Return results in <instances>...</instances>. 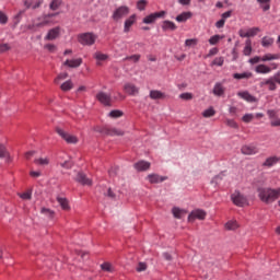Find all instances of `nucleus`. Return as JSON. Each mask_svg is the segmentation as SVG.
Returning a JSON list of instances; mask_svg holds the SVG:
<instances>
[{
    "mask_svg": "<svg viewBox=\"0 0 280 280\" xmlns=\"http://www.w3.org/2000/svg\"><path fill=\"white\" fill-rule=\"evenodd\" d=\"M43 0H24L23 4L26 8V10H38L40 5H43Z\"/></svg>",
    "mask_w": 280,
    "mask_h": 280,
    "instance_id": "9b49d317",
    "label": "nucleus"
},
{
    "mask_svg": "<svg viewBox=\"0 0 280 280\" xmlns=\"http://www.w3.org/2000/svg\"><path fill=\"white\" fill-rule=\"evenodd\" d=\"M213 115H215V109H213V107H210V108L203 110V113H202V116L206 118L213 117Z\"/></svg>",
    "mask_w": 280,
    "mask_h": 280,
    "instance_id": "37998d69",
    "label": "nucleus"
},
{
    "mask_svg": "<svg viewBox=\"0 0 280 280\" xmlns=\"http://www.w3.org/2000/svg\"><path fill=\"white\" fill-rule=\"evenodd\" d=\"M8 156V150L3 144H0V159H5Z\"/></svg>",
    "mask_w": 280,
    "mask_h": 280,
    "instance_id": "4d7b16f0",
    "label": "nucleus"
},
{
    "mask_svg": "<svg viewBox=\"0 0 280 280\" xmlns=\"http://www.w3.org/2000/svg\"><path fill=\"white\" fill-rule=\"evenodd\" d=\"M60 36V27H55L48 31V34L45 36V40H56Z\"/></svg>",
    "mask_w": 280,
    "mask_h": 280,
    "instance_id": "2eb2a0df",
    "label": "nucleus"
},
{
    "mask_svg": "<svg viewBox=\"0 0 280 280\" xmlns=\"http://www.w3.org/2000/svg\"><path fill=\"white\" fill-rule=\"evenodd\" d=\"M128 14H130V8L121 5L113 12L112 19L113 21H121V19H124V16H128Z\"/></svg>",
    "mask_w": 280,
    "mask_h": 280,
    "instance_id": "20e7f679",
    "label": "nucleus"
},
{
    "mask_svg": "<svg viewBox=\"0 0 280 280\" xmlns=\"http://www.w3.org/2000/svg\"><path fill=\"white\" fill-rule=\"evenodd\" d=\"M122 116H124V112L118 110V109L112 110L109 113V117H112L113 119H117V118L122 117Z\"/></svg>",
    "mask_w": 280,
    "mask_h": 280,
    "instance_id": "79ce46f5",
    "label": "nucleus"
},
{
    "mask_svg": "<svg viewBox=\"0 0 280 280\" xmlns=\"http://www.w3.org/2000/svg\"><path fill=\"white\" fill-rule=\"evenodd\" d=\"M77 183H80L81 185H88V187H91L93 185V180H91L89 177H86V174L79 172L75 177Z\"/></svg>",
    "mask_w": 280,
    "mask_h": 280,
    "instance_id": "ddd939ff",
    "label": "nucleus"
},
{
    "mask_svg": "<svg viewBox=\"0 0 280 280\" xmlns=\"http://www.w3.org/2000/svg\"><path fill=\"white\" fill-rule=\"evenodd\" d=\"M148 5V1L145 0H140L137 2V8L140 10V12H143L145 10V7Z\"/></svg>",
    "mask_w": 280,
    "mask_h": 280,
    "instance_id": "09e8293b",
    "label": "nucleus"
},
{
    "mask_svg": "<svg viewBox=\"0 0 280 280\" xmlns=\"http://www.w3.org/2000/svg\"><path fill=\"white\" fill-rule=\"evenodd\" d=\"M147 180H149V183L154 185V184H159V183H164V180H167V176H161L159 174H149L147 176Z\"/></svg>",
    "mask_w": 280,
    "mask_h": 280,
    "instance_id": "f8f14e48",
    "label": "nucleus"
},
{
    "mask_svg": "<svg viewBox=\"0 0 280 280\" xmlns=\"http://www.w3.org/2000/svg\"><path fill=\"white\" fill-rule=\"evenodd\" d=\"M279 163V158L277 156H270L265 160L262 163V167H272L273 165H277Z\"/></svg>",
    "mask_w": 280,
    "mask_h": 280,
    "instance_id": "412c9836",
    "label": "nucleus"
},
{
    "mask_svg": "<svg viewBox=\"0 0 280 280\" xmlns=\"http://www.w3.org/2000/svg\"><path fill=\"white\" fill-rule=\"evenodd\" d=\"M62 5V0H52L49 4L50 10L56 11Z\"/></svg>",
    "mask_w": 280,
    "mask_h": 280,
    "instance_id": "4c0bfd02",
    "label": "nucleus"
},
{
    "mask_svg": "<svg viewBox=\"0 0 280 280\" xmlns=\"http://www.w3.org/2000/svg\"><path fill=\"white\" fill-rule=\"evenodd\" d=\"M241 152L245 156H253L255 154H259V147H257L256 144H244L241 148Z\"/></svg>",
    "mask_w": 280,
    "mask_h": 280,
    "instance_id": "0eeeda50",
    "label": "nucleus"
},
{
    "mask_svg": "<svg viewBox=\"0 0 280 280\" xmlns=\"http://www.w3.org/2000/svg\"><path fill=\"white\" fill-rule=\"evenodd\" d=\"M150 162L143 160L133 164V167L135 170H137V172H148V170H150Z\"/></svg>",
    "mask_w": 280,
    "mask_h": 280,
    "instance_id": "4468645a",
    "label": "nucleus"
},
{
    "mask_svg": "<svg viewBox=\"0 0 280 280\" xmlns=\"http://www.w3.org/2000/svg\"><path fill=\"white\" fill-rule=\"evenodd\" d=\"M0 23H2V25L8 23V15L3 14V12H0Z\"/></svg>",
    "mask_w": 280,
    "mask_h": 280,
    "instance_id": "e2e57ef3",
    "label": "nucleus"
},
{
    "mask_svg": "<svg viewBox=\"0 0 280 280\" xmlns=\"http://www.w3.org/2000/svg\"><path fill=\"white\" fill-rule=\"evenodd\" d=\"M191 16V12H183L182 14L176 16L177 23H185V21H189Z\"/></svg>",
    "mask_w": 280,
    "mask_h": 280,
    "instance_id": "cd10ccee",
    "label": "nucleus"
},
{
    "mask_svg": "<svg viewBox=\"0 0 280 280\" xmlns=\"http://www.w3.org/2000/svg\"><path fill=\"white\" fill-rule=\"evenodd\" d=\"M212 65H215L217 67H222L224 65V58L223 57H218L212 61Z\"/></svg>",
    "mask_w": 280,
    "mask_h": 280,
    "instance_id": "5fc2aeb1",
    "label": "nucleus"
},
{
    "mask_svg": "<svg viewBox=\"0 0 280 280\" xmlns=\"http://www.w3.org/2000/svg\"><path fill=\"white\" fill-rule=\"evenodd\" d=\"M244 56H250L253 54V46L250 39H247L243 50Z\"/></svg>",
    "mask_w": 280,
    "mask_h": 280,
    "instance_id": "72a5a7b5",
    "label": "nucleus"
},
{
    "mask_svg": "<svg viewBox=\"0 0 280 280\" xmlns=\"http://www.w3.org/2000/svg\"><path fill=\"white\" fill-rule=\"evenodd\" d=\"M35 165H42L45 166L49 163V160L47 158H39L34 160Z\"/></svg>",
    "mask_w": 280,
    "mask_h": 280,
    "instance_id": "ea45409f",
    "label": "nucleus"
},
{
    "mask_svg": "<svg viewBox=\"0 0 280 280\" xmlns=\"http://www.w3.org/2000/svg\"><path fill=\"white\" fill-rule=\"evenodd\" d=\"M259 32H261V30L259 27H252L247 31V34L250 38L253 36H257V34H259Z\"/></svg>",
    "mask_w": 280,
    "mask_h": 280,
    "instance_id": "49530a36",
    "label": "nucleus"
},
{
    "mask_svg": "<svg viewBox=\"0 0 280 280\" xmlns=\"http://www.w3.org/2000/svg\"><path fill=\"white\" fill-rule=\"evenodd\" d=\"M105 135H109V137H121L124 136V131H121L120 129H104Z\"/></svg>",
    "mask_w": 280,
    "mask_h": 280,
    "instance_id": "393cba45",
    "label": "nucleus"
},
{
    "mask_svg": "<svg viewBox=\"0 0 280 280\" xmlns=\"http://www.w3.org/2000/svg\"><path fill=\"white\" fill-rule=\"evenodd\" d=\"M224 23H226V21L221 19L215 23V27H218V30H222V27H224Z\"/></svg>",
    "mask_w": 280,
    "mask_h": 280,
    "instance_id": "0e129e2a",
    "label": "nucleus"
},
{
    "mask_svg": "<svg viewBox=\"0 0 280 280\" xmlns=\"http://www.w3.org/2000/svg\"><path fill=\"white\" fill-rule=\"evenodd\" d=\"M78 40L81 45L91 47L92 45H95V42L97 40V35L93 33H82L78 36Z\"/></svg>",
    "mask_w": 280,
    "mask_h": 280,
    "instance_id": "f03ea898",
    "label": "nucleus"
},
{
    "mask_svg": "<svg viewBox=\"0 0 280 280\" xmlns=\"http://www.w3.org/2000/svg\"><path fill=\"white\" fill-rule=\"evenodd\" d=\"M226 89L224 88V85L220 82L215 83L214 84V88H213V95H217V97H222V95H224Z\"/></svg>",
    "mask_w": 280,
    "mask_h": 280,
    "instance_id": "a211bd4d",
    "label": "nucleus"
},
{
    "mask_svg": "<svg viewBox=\"0 0 280 280\" xmlns=\"http://www.w3.org/2000/svg\"><path fill=\"white\" fill-rule=\"evenodd\" d=\"M280 59V55L279 54H265L262 57H261V62H270L272 60H279Z\"/></svg>",
    "mask_w": 280,
    "mask_h": 280,
    "instance_id": "4be33fe9",
    "label": "nucleus"
},
{
    "mask_svg": "<svg viewBox=\"0 0 280 280\" xmlns=\"http://www.w3.org/2000/svg\"><path fill=\"white\" fill-rule=\"evenodd\" d=\"M270 1L271 0H257V2L260 3L264 12H268V10H270Z\"/></svg>",
    "mask_w": 280,
    "mask_h": 280,
    "instance_id": "e433bc0d",
    "label": "nucleus"
},
{
    "mask_svg": "<svg viewBox=\"0 0 280 280\" xmlns=\"http://www.w3.org/2000/svg\"><path fill=\"white\" fill-rule=\"evenodd\" d=\"M163 16H165V11L151 13L143 18L142 23H144L145 25H152V23H156V20L163 19Z\"/></svg>",
    "mask_w": 280,
    "mask_h": 280,
    "instance_id": "39448f33",
    "label": "nucleus"
},
{
    "mask_svg": "<svg viewBox=\"0 0 280 280\" xmlns=\"http://www.w3.org/2000/svg\"><path fill=\"white\" fill-rule=\"evenodd\" d=\"M56 132L63 139V141L68 143H78V137L65 131V129L57 128Z\"/></svg>",
    "mask_w": 280,
    "mask_h": 280,
    "instance_id": "423d86ee",
    "label": "nucleus"
},
{
    "mask_svg": "<svg viewBox=\"0 0 280 280\" xmlns=\"http://www.w3.org/2000/svg\"><path fill=\"white\" fill-rule=\"evenodd\" d=\"M69 78V73L62 72L58 74V77L55 79V84H60V80H67Z\"/></svg>",
    "mask_w": 280,
    "mask_h": 280,
    "instance_id": "a18cd8bd",
    "label": "nucleus"
},
{
    "mask_svg": "<svg viewBox=\"0 0 280 280\" xmlns=\"http://www.w3.org/2000/svg\"><path fill=\"white\" fill-rule=\"evenodd\" d=\"M137 21V15L133 14L131 16H129L126 21H125V25H124V32L125 34H128V32H130V27H132L135 25Z\"/></svg>",
    "mask_w": 280,
    "mask_h": 280,
    "instance_id": "dca6fc26",
    "label": "nucleus"
},
{
    "mask_svg": "<svg viewBox=\"0 0 280 280\" xmlns=\"http://www.w3.org/2000/svg\"><path fill=\"white\" fill-rule=\"evenodd\" d=\"M144 270H148V265H145V262H139L137 267V272H144Z\"/></svg>",
    "mask_w": 280,
    "mask_h": 280,
    "instance_id": "13d9d810",
    "label": "nucleus"
},
{
    "mask_svg": "<svg viewBox=\"0 0 280 280\" xmlns=\"http://www.w3.org/2000/svg\"><path fill=\"white\" fill-rule=\"evenodd\" d=\"M225 124H226V126H229L230 128H234V129H237V128H238L237 122H236L235 120H233V119H226V120H225Z\"/></svg>",
    "mask_w": 280,
    "mask_h": 280,
    "instance_id": "864d4df0",
    "label": "nucleus"
},
{
    "mask_svg": "<svg viewBox=\"0 0 280 280\" xmlns=\"http://www.w3.org/2000/svg\"><path fill=\"white\" fill-rule=\"evenodd\" d=\"M60 89L63 92L71 91V89H73V82L71 80H68L60 85Z\"/></svg>",
    "mask_w": 280,
    "mask_h": 280,
    "instance_id": "f704fd0d",
    "label": "nucleus"
},
{
    "mask_svg": "<svg viewBox=\"0 0 280 280\" xmlns=\"http://www.w3.org/2000/svg\"><path fill=\"white\" fill-rule=\"evenodd\" d=\"M238 97H242V100L246 102H255V96L250 95L248 92H238Z\"/></svg>",
    "mask_w": 280,
    "mask_h": 280,
    "instance_id": "473e14b6",
    "label": "nucleus"
},
{
    "mask_svg": "<svg viewBox=\"0 0 280 280\" xmlns=\"http://www.w3.org/2000/svg\"><path fill=\"white\" fill-rule=\"evenodd\" d=\"M267 115L270 119V126L272 128H279L280 127V118H278V116H277V110L268 109Z\"/></svg>",
    "mask_w": 280,
    "mask_h": 280,
    "instance_id": "6e6552de",
    "label": "nucleus"
},
{
    "mask_svg": "<svg viewBox=\"0 0 280 280\" xmlns=\"http://www.w3.org/2000/svg\"><path fill=\"white\" fill-rule=\"evenodd\" d=\"M177 28L176 24L172 21H164L163 24H162V30L164 32H167V31H171V32H174L175 30Z\"/></svg>",
    "mask_w": 280,
    "mask_h": 280,
    "instance_id": "5701e85b",
    "label": "nucleus"
},
{
    "mask_svg": "<svg viewBox=\"0 0 280 280\" xmlns=\"http://www.w3.org/2000/svg\"><path fill=\"white\" fill-rule=\"evenodd\" d=\"M80 65H82V58L79 59H67L63 62V67H70V69H78V67H80Z\"/></svg>",
    "mask_w": 280,
    "mask_h": 280,
    "instance_id": "f3484780",
    "label": "nucleus"
},
{
    "mask_svg": "<svg viewBox=\"0 0 280 280\" xmlns=\"http://www.w3.org/2000/svg\"><path fill=\"white\" fill-rule=\"evenodd\" d=\"M258 198L265 205H272L275 200H279L280 198V188L272 189V188H258Z\"/></svg>",
    "mask_w": 280,
    "mask_h": 280,
    "instance_id": "f257e3e1",
    "label": "nucleus"
},
{
    "mask_svg": "<svg viewBox=\"0 0 280 280\" xmlns=\"http://www.w3.org/2000/svg\"><path fill=\"white\" fill-rule=\"evenodd\" d=\"M150 97L151 100H163L165 97V94H163V92L161 91L152 90L150 92Z\"/></svg>",
    "mask_w": 280,
    "mask_h": 280,
    "instance_id": "c756f323",
    "label": "nucleus"
},
{
    "mask_svg": "<svg viewBox=\"0 0 280 280\" xmlns=\"http://www.w3.org/2000/svg\"><path fill=\"white\" fill-rule=\"evenodd\" d=\"M273 44H275V38L272 37L265 36L261 39L262 47H266V48L272 47Z\"/></svg>",
    "mask_w": 280,
    "mask_h": 280,
    "instance_id": "7c9ffc66",
    "label": "nucleus"
},
{
    "mask_svg": "<svg viewBox=\"0 0 280 280\" xmlns=\"http://www.w3.org/2000/svg\"><path fill=\"white\" fill-rule=\"evenodd\" d=\"M258 62H261V57L259 56L249 59V65H257Z\"/></svg>",
    "mask_w": 280,
    "mask_h": 280,
    "instance_id": "680f3d73",
    "label": "nucleus"
},
{
    "mask_svg": "<svg viewBox=\"0 0 280 280\" xmlns=\"http://www.w3.org/2000/svg\"><path fill=\"white\" fill-rule=\"evenodd\" d=\"M94 58H95V60L98 61L97 65H100V62H104L105 60H108V55L103 54L101 51H96L94 54Z\"/></svg>",
    "mask_w": 280,
    "mask_h": 280,
    "instance_id": "2f4dec72",
    "label": "nucleus"
},
{
    "mask_svg": "<svg viewBox=\"0 0 280 280\" xmlns=\"http://www.w3.org/2000/svg\"><path fill=\"white\" fill-rule=\"evenodd\" d=\"M101 269L103 272H115V266L113 264L106 261L101 265Z\"/></svg>",
    "mask_w": 280,
    "mask_h": 280,
    "instance_id": "c85d7f7f",
    "label": "nucleus"
},
{
    "mask_svg": "<svg viewBox=\"0 0 280 280\" xmlns=\"http://www.w3.org/2000/svg\"><path fill=\"white\" fill-rule=\"evenodd\" d=\"M45 49H47L48 51L54 52V51H56V45L47 44V45H45Z\"/></svg>",
    "mask_w": 280,
    "mask_h": 280,
    "instance_id": "774afa93",
    "label": "nucleus"
},
{
    "mask_svg": "<svg viewBox=\"0 0 280 280\" xmlns=\"http://www.w3.org/2000/svg\"><path fill=\"white\" fill-rule=\"evenodd\" d=\"M20 198H22V200H32V192L26 191L24 194H21Z\"/></svg>",
    "mask_w": 280,
    "mask_h": 280,
    "instance_id": "052dcab7",
    "label": "nucleus"
},
{
    "mask_svg": "<svg viewBox=\"0 0 280 280\" xmlns=\"http://www.w3.org/2000/svg\"><path fill=\"white\" fill-rule=\"evenodd\" d=\"M255 71H256L257 73H260V74H262V75H266V74H268V73H271L272 68H270L269 66H266V65H264V63H260V65L256 66Z\"/></svg>",
    "mask_w": 280,
    "mask_h": 280,
    "instance_id": "aec40b11",
    "label": "nucleus"
},
{
    "mask_svg": "<svg viewBox=\"0 0 280 280\" xmlns=\"http://www.w3.org/2000/svg\"><path fill=\"white\" fill-rule=\"evenodd\" d=\"M207 218V212L205 210H194L189 215H188V222H194V220H205Z\"/></svg>",
    "mask_w": 280,
    "mask_h": 280,
    "instance_id": "1a4fd4ad",
    "label": "nucleus"
},
{
    "mask_svg": "<svg viewBox=\"0 0 280 280\" xmlns=\"http://www.w3.org/2000/svg\"><path fill=\"white\" fill-rule=\"evenodd\" d=\"M238 224H237V221H229L226 224H225V229L226 231H235L236 229H238Z\"/></svg>",
    "mask_w": 280,
    "mask_h": 280,
    "instance_id": "c9c22d12",
    "label": "nucleus"
},
{
    "mask_svg": "<svg viewBox=\"0 0 280 280\" xmlns=\"http://www.w3.org/2000/svg\"><path fill=\"white\" fill-rule=\"evenodd\" d=\"M254 115L253 114H245L244 116H243V121L245 122V124H250V121H253V119H254Z\"/></svg>",
    "mask_w": 280,
    "mask_h": 280,
    "instance_id": "6e6d98bb",
    "label": "nucleus"
},
{
    "mask_svg": "<svg viewBox=\"0 0 280 280\" xmlns=\"http://www.w3.org/2000/svg\"><path fill=\"white\" fill-rule=\"evenodd\" d=\"M234 80H250L253 78V72H243V73H234Z\"/></svg>",
    "mask_w": 280,
    "mask_h": 280,
    "instance_id": "b1692460",
    "label": "nucleus"
},
{
    "mask_svg": "<svg viewBox=\"0 0 280 280\" xmlns=\"http://www.w3.org/2000/svg\"><path fill=\"white\" fill-rule=\"evenodd\" d=\"M10 46L8 44L0 45V54H4V51H9Z\"/></svg>",
    "mask_w": 280,
    "mask_h": 280,
    "instance_id": "338daca9",
    "label": "nucleus"
},
{
    "mask_svg": "<svg viewBox=\"0 0 280 280\" xmlns=\"http://www.w3.org/2000/svg\"><path fill=\"white\" fill-rule=\"evenodd\" d=\"M185 45L186 47H196V45H198V40L196 38L186 39Z\"/></svg>",
    "mask_w": 280,
    "mask_h": 280,
    "instance_id": "8fccbe9b",
    "label": "nucleus"
},
{
    "mask_svg": "<svg viewBox=\"0 0 280 280\" xmlns=\"http://www.w3.org/2000/svg\"><path fill=\"white\" fill-rule=\"evenodd\" d=\"M40 213L47 215V218H54V211L47 208H42Z\"/></svg>",
    "mask_w": 280,
    "mask_h": 280,
    "instance_id": "3c124183",
    "label": "nucleus"
},
{
    "mask_svg": "<svg viewBox=\"0 0 280 280\" xmlns=\"http://www.w3.org/2000/svg\"><path fill=\"white\" fill-rule=\"evenodd\" d=\"M57 201L60 205L61 209H63V211H69V209H71V207H69V200H67V198L57 197Z\"/></svg>",
    "mask_w": 280,
    "mask_h": 280,
    "instance_id": "bb28decb",
    "label": "nucleus"
},
{
    "mask_svg": "<svg viewBox=\"0 0 280 280\" xmlns=\"http://www.w3.org/2000/svg\"><path fill=\"white\" fill-rule=\"evenodd\" d=\"M231 200L236 207H246V205H248V199L246 196L237 190L231 195Z\"/></svg>",
    "mask_w": 280,
    "mask_h": 280,
    "instance_id": "7ed1b4c3",
    "label": "nucleus"
},
{
    "mask_svg": "<svg viewBox=\"0 0 280 280\" xmlns=\"http://www.w3.org/2000/svg\"><path fill=\"white\" fill-rule=\"evenodd\" d=\"M124 91L127 92L128 95H137V93H139V89L132 83H126L124 85Z\"/></svg>",
    "mask_w": 280,
    "mask_h": 280,
    "instance_id": "6ab92c4d",
    "label": "nucleus"
},
{
    "mask_svg": "<svg viewBox=\"0 0 280 280\" xmlns=\"http://www.w3.org/2000/svg\"><path fill=\"white\" fill-rule=\"evenodd\" d=\"M220 40H222V36L214 35V36L209 38V44L210 45H218L220 43Z\"/></svg>",
    "mask_w": 280,
    "mask_h": 280,
    "instance_id": "c03bdc74",
    "label": "nucleus"
},
{
    "mask_svg": "<svg viewBox=\"0 0 280 280\" xmlns=\"http://www.w3.org/2000/svg\"><path fill=\"white\" fill-rule=\"evenodd\" d=\"M96 100H98L103 104V106H110L113 102V97L110 96V94H106V92H98L96 94Z\"/></svg>",
    "mask_w": 280,
    "mask_h": 280,
    "instance_id": "9d476101",
    "label": "nucleus"
},
{
    "mask_svg": "<svg viewBox=\"0 0 280 280\" xmlns=\"http://www.w3.org/2000/svg\"><path fill=\"white\" fill-rule=\"evenodd\" d=\"M277 81H275V78H269V83L267 86H269V91H277Z\"/></svg>",
    "mask_w": 280,
    "mask_h": 280,
    "instance_id": "de8ad7c7",
    "label": "nucleus"
},
{
    "mask_svg": "<svg viewBox=\"0 0 280 280\" xmlns=\"http://www.w3.org/2000/svg\"><path fill=\"white\" fill-rule=\"evenodd\" d=\"M172 213L177 220H180L184 215H187V211L176 207L173 208Z\"/></svg>",
    "mask_w": 280,
    "mask_h": 280,
    "instance_id": "a878e982",
    "label": "nucleus"
},
{
    "mask_svg": "<svg viewBox=\"0 0 280 280\" xmlns=\"http://www.w3.org/2000/svg\"><path fill=\"white\" fill-rule=\"evenodd\" d=\"M238 35L241 36V38H249L248 31L245 30H240Z\"/></svg>",
    "mask_w": 280,
    "mask_h": 280,
    "instance_id": "69168bd1",
    "label": "nucleus"
},
{
    "mask_svg": "<svg viewBox=\"0 0 280 280\" xmlns=\"http://www.w3.org/2000/svg\"><path fill=\"white\" fill-rule=\"evenodd\" d=\"M179 98L184 100L185 102H189V101L194 100V94H191L189 92H185L179 95Z\"/></svg>",
    "mask_w": 280,
    "mask_h": 280,
    "instance_id": "a19ab883",
    "label": "nucleus"
},
{
    "mask_svg": "<svg viewBox=\"0 0 280 280\" xmlns=\"http://www.w3.org/2000/svg\"><path fill=\"white\" fill-rule=\"evenodd\" d=\"M59 165L65 170H71L73 167V162H71L70 160H66L63 162L59 160Z\"/></svg>",
    "mask_w": 280,
    "mask_h": 280,
    "instance_id": "58836bf2",
    "label": "nucleus"
},
{
    "mask_svg": "<svg viewBox=\"0 0 280 280\" xmlns=\"http://www.w3.org/2000/svg\"><path fill=\"white\" fill-rule=\"evenodd\" d=\"M124 60H132V62H139V60H141V55H131L126 57Z\"/></svg>",
    "mask_w": 280,
    "mask_h": 280,
    "instance_id": "603ef678",
    "label": "nucleus"
},
{
    "mask_svg": "<svg viewBox=\"0 0 280 280\" xmlns=\"http://www.w3.org/2000/svg\"><path fill=\"white\" fill-rule=\"evenodd\" d=\"M49 23H50L49 20L45 15L44 21H42L40 23L35 24V27H45L46 25H49Z\"/></svg>",
    "mask_w": 280,
    "mask_h": 280,
    "instance_id": "bf43d9fd",
    "label": "nucleus"
}]
</instances>
